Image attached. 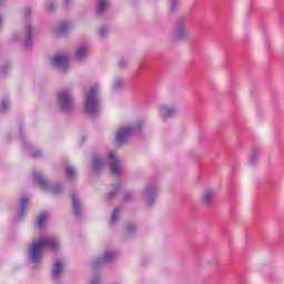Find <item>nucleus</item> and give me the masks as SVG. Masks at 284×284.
I'll return each instance as SVG.
<instances>
[{"label":"nucleus","mask_w":284,"mask_h":284,"mask_svg":"<svg viewBox=\"0 0 284 284\" xmlns=\"http://www.w3.org/2000/svg\"><path fill=\"white\" fill-rule=\"evenodd\" d=\"M1 3H3V0H0V6H1Z\"/></svg>","instance_id":"4c0bfd02"},{"label":"nucleus","mask_w":284,"mask_h":284,"mask_svg":"<svg viewBox=\"0 0 284 284\" xmlns=\"http://www.w3.org/2000/svg\"><path fill=\"white\" fill-rule=\"evenodd\" d=\"M58 105L62 112H71L74 108L72 91L64 89L58 93Z\"/></svg>","instance_id":"423d86ee"},{"label":"nucleus","mask_w":284,"mask_h":284,"mask_svg":"<svg viewBox=\"0 0 284 284\" xmlns=\"http://www.w3.org/2000/svg\"><path fill=\"white\" fill-rule=\"evenodd\" d=\"M159 192V186L156 185H149L144 189V196L146 199V205L152 207L154 202L156 201V194Z\"/></svg>","instance_id":"9d476101"},{"label":"nucleus","mask_w":284,"mask_h":284,"mask_svg":"<svg viewBox=\"0 0 284 284\" xmlns=\"http://www.w3.org/2000/svg\"><path fill=\"white\" fill-rule=\"evenodd\" d=\"M105 8H108V0H100L97 7L98 14H103Z\"/></svg>","instance_id":"6ab92c4d"},{"label":"nucleus","mask_w":284,"mask_h":284,"mask_svg":"<svg viewBox=\"0 0 284 284\" xmlns=\"http://www.w3.org/2000/svg\"><path fill=\"white\" fill-rule=\"evenodd\" d=\"M0 26H3V17L0 16Z\"/></svg>","instance_id":"f704fd0d"},{"label":"nucleus","mask_w":284,"mask_h":284,"mask_svg":"<svg viewBox=\"0 0 284 284\" xmlns=\"http://www.w3.org/2000/svg\"><path fill=\"white\" fill-rule=\"evenodd\" d=\"M121 212L119 211V209H115L112 214H111V224L114 225V223H116V221H119V216H120Z\"/></svg>","instance_id":"4be33fe9"},{"label":"nucleus","mask_w":284,"mask_h":284,"mask_svg":"<svg viewBox=\"0 0 284 284\" xmlns=\"http://www.w3.org/2000/svg\"><path fill=\"white\" fill-rule=\"evenodd\" d=\"M143 125H145V121L138 120L132 124L120 126L114 134V144L125 145V143L130 141V136H132V134H135V132H140Z\"/></svg>","instance_id":"20e7f679"},{"label":"nucleus","mask_w":284,"mask_h":284,"mask_svg":"<svg viewBox=\"0 0 284 284\" xmlns=\"http://www.w3.org/2000/svg\"><path fill=\"white\" fill-rule=\"evenodd\" d=\"M85 57H88V47H79L75 50V59H78V61H81L85 59Z\"/></svg>","instance_id":"2eb2a0df"},{"label":"nucleus","mask_w":284,"mask_h":284,"mask_svg":"<svg viewBox=\"0 0 284 284\" xmlns=\"http://www.w3.org/2000/svg\"><path fill=\"white\" fill-rule=\"evenodd\" d=\"M129 232H132V230H129Z\"/></svg>","instance_id":"58836bf2"},{"label":"nucleus","mask_w":284,"mask_h":284,"mask_svg":"<svg viewBox=\"0 0 284 284\" xmlns=\"http://www.w3.org/2000/svg\"><path fill=\"white\" fill-rule=\"evenodd\" d=\"M116 258V253L114 251H106L102 256L95 258L91 266L93 270L97 267H101V265H105V263H112Z\"/></svg>","instance_id":"1a4fd4ad"},{"label":"nucleus","mask_w":284,"mask_h":284,"mask_svg":"<svg viewBox=\"0 0 284 284\" xmlns=\"http://www.w3.org/2000/svg\"><path fill=\"white\" fill-rule=\"evenodd\" d=\"M174 37L179 41H183L184 39H187V31H185V20H180L174 28Z\"/></svg>","instance_id":"9b49d317"},{"label":"nucleus","mask_w":284,"mask_h":284,"mask_svg":"<svg viewBox=\"0 0 284 284\" xmlns=\"http://www.w3.org/2000/svg\"><path fill=\"white\" fill-rule=\"evenodd\" d=\"M132 196H134V194L128 192L124 194V201H132Z\"/></svg>","instance_id":"c756f323"},{"label":"nucleus","mask_w":284,"mask_h":284,"mask_svg":"<svg viewBox=\"0 0 284 284\" xmlns=\"http://www.w3.org/2000/svg\"><path fill=\"white\" fill-rule=\"evenodd\" d=\"M61 274H63V262L61 260H58L52 268V278L57 281L60 278Z\"/></svg>","instance_id":"ddd939ff"},{"label":"nucleus","mask_w":284,"mask_h":284,"mask_svg":"<svg viewBox=\"0 0 284 284\" xmlns=\"http://www.w3.org/2000/svg\"><path fill=\"white\" fill-rule=\"evenodd\" d=\"M170 10L171 11L176 10V1L175 0H171V2H170Z\"/></svg>","instance_id":"c85d7f7f"},{"label":"nucleus","mask_w":284,"mask_h":284,"mask_svg":"<svg viewBox=\"0 0 284 284\" xmlns=\"http://www.w3.org/2000/svg\"><path fill=\"white\" fill-rule=\"evenodd\" d=\"M26 13H27V14H30V10H27Z\"/></svg>","instance_id":"e433bc0d"},{"label":"nucleus","mask_w":284,"mask_h":284,"mask_svg":"<svg viewBox=\"0 0 284 284\" xmlns=\"http://www.w3.org/2000/svg\"><path fill=\"white\" fill-rule=\"evenodd\" d=\"M258 154H261V150L255 149L251 154V163H256V159H258Z\"/></svg>","instance_id":"5701e85b"},{"label":"nucleus","mask_w":284,"mask_h":284,"mask_svg":"<svg viewBox=\"0 0 284 284\" xmlns=\"http://www.w3.org/2000/svg\"><path fill=\"white\" fill-rule=\"evenodd\" d=\"M59 247V240L54 236L33 240L29 248V261L31 264H33L34 267H39V265L43 263V250H51L52 252H57Z\"/></svg>","instance_id":"f257e3e1"},{"label":"nucleus","mask_w":284,"mask_h":284,"mask_svg":"<svg viewBox=\"0 0 284 284\" xmlns=\"http://www.w3.org/2000/svg\"><path fill=\"white\" fill-rule=\"evenodd\" d=\"M27 212H28V197H22L20 203V219H23Z\"/></svg>","instance_id":"f3484780"},{"label":"nucleus","mask_w":284,"mask_h":284,"mask_svg":"<svg viewBox=\"0 0 284 284\" xmlns=\"http://www.w3.org/2000/svg\"><path fill=\"white\" fill-rule=\"evenodd\" d=\"M55 3L54 1H50L48 4H47V8L48 10H52V8H54Z\"/></svg>","instance_id":"7c9ffc66"},{"label":"nucleus","mask_w":284,"mask_h":284,"mask_svg":"<svg viewBox=\"0 0 284 284\" xmlns=\"http://www.w3.org/2000/svg\"><path fill=\"white\" fill-rule=\"evenodd\" d=\"M70 30V24L68 22H63L58 27L59 34H65Z\"/></svg>","instance_id":"412c9836"},{"label":"nucleus","mask_w":284,"mask_h":284,"mask_svg":"<svg viewBox=\"0 0 284 284\" xmlns=\"http://www.w3.org/2000/svg\"><path fill=\"white\" fill-rule=\"evenodd\" d=\"M179 110L174 104H160L158 106V114L160 119H162V121H168V119H173V116H176Z\"/></svg>","instance_id":"6e6552de"},{"label":"nucleus","mask_w":284,"mask_h":284,"mask_svg":"<svg viewBox=\"0 0 284 284\" xmlns=\"http://www.w3.org/2000/svg\"><path fill=\"white\" fill-rule=\"evenodd\" d=\"M33 178L36 179L37 185L45 192H50L51 194H61V192H63L61 184H50L45 176L39 171H33Z\"/></svg>","instance_id":"39448f33"},{"label":"nucleus","mask_w":284,"mask_h":284,"mask_svg":"<svg viewBox=\"0 0 284 284\" xmlns=\"http://www.w3.org/2000/svg\"><path fill=\"white\" fill-rule=\"evenodd\" d=\"M72 207L78 216H81V204H79V196L77 193L71 194Z\"/></svg>","instance_id":"4468645a"},{"label":"nucleus","mask_w":284,"mask_h":284,"mask_svg":"<svg viewBox=\"0 0 284 284\" xmlns=\"http://www.w3.org/2000/svg\"><path fill=\"white\" fill-rule=\"evenodd\" d=\"M65 174H67L68 179H70V181H72V180L77 179V169H74L72 166H67Z\"/></svg>","instance_id":"a211bd4d"},{"label":"nucleus","mask_w":284,"mask_h":284,"mask_svg":"<svg viewBox=\"0 0 284 284\" xmlns=\"http://www.w3.org/2000/svg\"><path fill=\"white\" fill-rule=\"evenodd\" d=\"M48 223V213H42L38 217V227H44Z\"/></svg>","instance_id":"aec40b11"},{"label":"nucleus","mask_w":284,"mask_h":284,"mask_svg":"<svg viewBox=\"0 0 284 284\" xmlns=\"http://www.w3.org/2000/svg\"><path fill=\"white\" fill-rule=\"evenodd\" d=\"M32 37H34V27L32 24H26V40H24V48H32Z\"/></svg>","instance_id":"f8f14e48"},{"label":"nucleus","mask_w":284,"mask_h":284,"mask_svg":"<svg viewBox=\"0 0 284 284\" xmlns=\"http://www.w3.org/2000/svg\"><path fill=\"white\" fill-rule=\"evenodd\" d=\"M113 196H116V193H109L108 199H112Z\"/></svg>","instance_id":"2f4dec72"},{"label":"nucleus","mask_w":284,"mask_h":284,"mask_svg":"<svg viewBox=\"0 0 284 284\" xmlns=\"http://www.w3.org/2000/svg\"><path fill=\"white\" fill-rule=\"evenodd\" d=\"M18 38H19V36H18V34H13V36H12V41H17V40H18Z\"/></svg>","instance_id":"473e14b6"},{"label":"nucleus","mask_w":284,"mask_h":284,"mask_svg":"<svg viewBox=\"0 0 284 284\" xmlns=\"http://www.w3.org/2000/svg\"><path fill=\"white\" fill-rule=\"evenodd\" d=\"M121 85H123V80L121 78H118L113 81V89L114 90H119V88H121Z\"/></svg>","instance_id":"a878e982"},{"label":"nucleus","mask_w":284,"mask_h":284,"mask_svg":"<svg viewBox=\"0 0 284 284\" xmlns=\"http://www.w3.org/2000/svg\"><path fill=\"white\" fill-rule=\"evenodd\" d=\"M101 92V87L99 84H94L85 92L84 95V112L90 114V116H94V114H99L101 110V100H99V94Z\"/></svg>","instance_id":"7ed1b4c3"},{"label":"nucleus","mask_w":284,"mask_h":284,"mask_svg":"<svg viewBox=\"0 0 284 284\" xmlns=\"http://www.w3.org/2000/svg\"><path fill=\"white\" fill-rule=\"evenodd\" d=\"M10 108V101L3 100L0 105V112H6Z\"/></svg>","instance_id":"393cba45"},{"label":"nucleus","mask_w":284,"mask_h":284,"mask_svg":"<svg viewBox=\"0 0 284 284\" xmlns=\"http://www.w3.org/2000/svg\"><path fill=\"white\" fill-rule=\"evenodd\" d=\"M51 64L60 72H65L70 68V55L59 54L51 58Z\"/></svg>","instance_id":"0eeeda50"},{"label":"nucleus","mask_w":284,"mask_h":284,"mask_svg":"<svg viewBox=\"0 0 284 284\" xmlns=\"http://www.w3.org/2000/svg\"><path fill=\"white\" fill-rule=\"evenodd\" d=\"M109 165L110 172L113 176H121L123 174V164H121V160L116 156V152L109 153V160L104 161L100 155L93 156V170L99 172V170H103Z\"/></svg>","instance_id":"f03ea898"},{"label":"nucleus","mask_w":284,"mask_h":284,"mask_svg":"<svg viewBox=\"0 0 284 284\" xmlns=\"http://www.w3.org/2000/svg\"><path fill=\"white\" fill-rule=\"evenodd\" d=\"M64 6L68 8V6H70V0H65Z\"/></svg>","instance_id":"72a5a7b5"},{"label":"nucleus","mask_w":284,"mask_h":284,"mask_svg":"<svg viewBox=\"0 0 284 284\" xmlns=\"http://www.w3.org/2000/svg\"><path fill=\"white\" fill-rule=\"evenodd\" d=\"M121 189V184H119L118 186H116V191H119Z\"/></svg>","instance_id":"c9c22d12"},{"label":"nucleus","mask_w":284,"mask_h":284,"mask_svg":"<svg viewBox=\"0 0 284 284\" xmlns=\"http://www.w3.org/2000/svg\"><path fill=\"white\" fill-rule=\"evenodd\" d=\"M214 199V192L212 191H205L202 195V201L205 203V205H210Z\"/></svg>","instance_id":"dca6fc26"},{"label":"nucleus","mask_w":284,"mask_h":284,"mask_svg":"<svg viewBox=\"0 0 284 284\" xmlns=\"http://www.w3.org/2000/svg\"><path fill=\"white\" fill-rule=\"evenodd\" d=\"M108 32H110V28L108 27H102L100 29V37H106Z\"/></svg>","instance_id":"cd10ccee"},{"label":"nucleus","mask_w":284,"mask_h":284,"mask_svg":"<svg viewBox=\"0 0 284 284\" xmlns=\"http://www.w3.org/2000/svg\"><path fill=\"white\" fill-rule=\"evenodd\" d=\"M89 284H101V276L95 275L90 281Z\"/></svg>","instance_id":"bb28decb"},{"label":"nucleus","mask_w":284,"mask_h":284,"mask_svg":"<svg viewBox=\"0 0 284 284\" xmlns=\"http://www.w3.org/2000/svg\"><path fill=\"white\" fill-rule=\"evenodd\" d=\"M29 154L33 159H39V156H41V150H39V149H37V150L31 149V150H29Z\"/></svg>","instance_id":"b1692460"}]
</instances>
